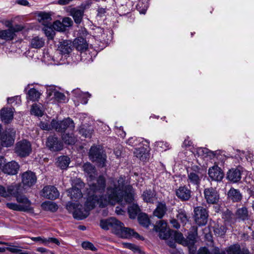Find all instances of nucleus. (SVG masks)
Returning a JSON list of instances; mask_svg holds the SVG:
<instances>
[{"instance_id": "21", "label": "nucleus", "mask_w": 254, "mask_h": 254, "mask_svg": "<svg viewBox=\"0 0 254 254\" xmlns=\"http://www.w3.org/2000/svg\"><path fill=\"white\" fill-rule=\"evenodd\" d=\"M242 171L238 168H232L227 173V179L233 182L237 183L241 179Z\"/></svg>"}, {"instance_id": "3", "label": "nucleus", "mask_w": 254, "mask_h": 254, "mask_svg": "<svg viewBox=\"0 0 254 254\" xmlns=\"http://www.w3.org/2000/svg\"><path fill=\"white\" fill-rule=\"evenodd\" d=\"M202 169L198 166H192L190 171L188 172L187 182L189 185L190 184L195 186L196 189H198L200 186V182L203 178V174L201 172Z\"/></svg>"}, {"instance_id": "15", "label": "nucleus", "mask_w": 254, "mask_h": 254, "mask_svg": "<svg viewBox=\"0 0 254 254\" xmlns=\"http://www.w3.org/2000/svg\"><path fill=\"white\" fill-rule=\"evenodd\" d=\"M73 45L72 42L70 40H64L60 43L58 46V50L62 55L66 57L71 53L73 48Z\"/></svg>"}, {"instance_id": "59", "label": "nucleus", "mask_w": 254, "mask_h": 254, "mask_svg": "<svg viewBox=\"0 0 254 254\" xmlns=\"http://www.w3.org/2000/svg\"><path fill=\"white\" fill-rule=\"evenodd\" d=\"M62 22L64 28L66 29V27L71 26L73 24V21L69 17H65L63 19Z\"/></svg>"}, {"instance_id": "4", "label": "nucleus", "mask_w": 254, "mask_h": 254, "mask_svg": "<svg viewBox=\"0 0 254 254\" xmlns=\"http://www.w3.org/2000/svg\"><path fill=\"white\" fill-rule=\"evenodd\" d=\"M16 199L19 204L8 202L6 204V207L11 210L18 211L26 212L31 209V202L25 195H17Z\"/></svg>"}, {"instance_id": "32", "label": "nucleus", "mask_w": 254, "mask_h": 254, "mask_svg": "<svg viewBox=\"0 0 254 254\" xmlns=\"http://www.w3.org/2000/svg\"><path fill=\"white\" fill-rule=\"evenodd\" d=\"M177 218L183 225H186L189 220V217L187 212L182 208L179 209L177 210Z\"/></svg>"}, {"instance_id": "45", "label": "nucleus", "mask_w": 254, "mask_h": 254, "mask_svg": "<svg viewBox=\"0 0 254 254\" xmlns=\"http://www.w3.org/2000/svg\"><path fill=\"white\" fill-rule=\"evenodd\" d=\"M62 138L64 143H76L77 141L72 133L63 134Z\"/></svg>"}, {"instance_id": "16", "label": "nucleus", "mask_w": 254, "mask_h": 254, "mask_svg": "<svg viewBox=\"0 0 254 254\" xmlns=\"http://www.w3.org/2000/svg\"><path fill=\"white\" fill-rule=\"evenodd\" d=\"M191 191L186 186H180L176 190V196L182 201H187L191 197Z\"/></svg>"}, {"instance_id": "31", "label": "nucleus", "mask_w": 254, "mask_h": 254, "mask_svg": "<svg viewBox=\"0 0 254 254\" xmlns=\"http://www.w3.org/2000/svg\"><path fill=\"white\" fill-rule=\"evenodd\" d=\"M15 35L9 27L7 29L0 31V38L6 41L13 40Z\"/></svg>"}, {"instance_id": "37", "label": "nucleus", "mask_w": 254, "mask_h": 254, "mask_svg": "<svg viewBox=\"0 0 254 254\" xmlns=\"http://www.w3.org/2000/svg\"><path fill=\"white\" fill-rule=\"evenodd\" d=\"M41 93L35 88H31L27 92V98L32 101H38L40 98Z\"/></svg>"}, {"instance_id": "63", "label": "nucleus", "mask_w": 254, "mask_h": 254, "mask_svg": "<svg viewBox=\"0 0 254 254\" xmlns=\"http://www.w3.org/2000/svg\"><path fill=\"white\" fill-rule=\"evenodd\" d=\"M170 222L171 224L172 225V226L173 227H174V228H176V229H177L180 228V225L179 223V222H178V220H176V219H175L174 218H172L170 220Z\"/></svg>"}, {"instance_id": "51", "label": "nucleus", "mask_w": 254, "mask_h": 254, "mask_svg": "<svg viewBox=\"0 0 254 254\" xmlns=\"http://www.w3.org/2000/svg\"><path fill=\"white\" fill-rule=\"evenodd\" d=\"M53 28L57 31H65V28L64 26L63 25V23L62 22H61L59 20L55 21L53 24H52Z\"/></svg>"}, {"instance_id": "52", "label": "nucleus", "mask_w": 254, "mask_h": 254, "mask_svg": "<svg viewBox=\"0 0 254 254\" xmlns=\"http://www.w3.org/2000/svg\"><path fill=\"white\" fill-rule=\"evenodd\" d=\"M240 246L237 244L231 246L227 250L228 254H238L240 251Z\"/></svg>"}, {"instance_id": "34", "label": "nucleus", "mask_w": 254, "mask_h": 254, "mask_svg": "<svg viewBox=\"0 0 254 254\" xmlns=\"http://www.w3.org/2000/svg\"><path fill=\"white\" fill-rule=\"evenodd\" d=\"M155 196V191L150 190H145L142 195L144 201L152 203H153Z\"/></svg>"}, {"instance_id": "42", "label": "nucleus", "mask_w": 254, "mask_h": 254, "mask_svg": "<svg viewBox=\"0 0 254 254\" xmlns=\"http://www.w3.org/2000/svg\"><path fill=\"white\" fill-rule=\"evenodd\" d=\"M198 254H226V252L224 251H220L218 248H215L210 253L206 248L203 247L199 250Z\"/></svg>"}, {"instance_id": "56", "label": "nucleus", "mask_w": 254, "mask_h": 254, "mask_svg": "<svg viewBox=\"0 0 254 254\" xmlns=\"http://www.w3.org/2000/svg\"><path fill=\"white\" fill-rule=\"evenodd\" d=\"M82 247L85 250H90L92 251H96L97 249L94 246L92 243L89 242H84L81 244Z\"/></svg>"}, {"instance_id": "58", "label": "nucleus", "mask_w": 254, "mask_h": 254, "mask_svg": "<svg viewBox=\"0 0 254 254\" xmlns=\"http://www.w3.org/2000/svg\"><path fill=\"white\" fill-rule=\"evenodd\" d=\"M40 127L42 129L44 130H50L54 129L52 126V121L51 122L50 124L46 122H41Z\"/></svg>"}, {"instance_id": "24", "label": "nucleus", "mask_w": 254, "mask_h": 254, "mask_svg": "<svg viewBox=\"0 0 254 254\" xmlns=\"http://www.w3.org/2000/svg\"><path fill=\"white\" fill-rule=\"evenodd\" d=\"M82 167L84 171L87 174L91 180L94 179L97 176L95 167L90 163H85Z\"/></svg>"}, {"instance_id": "14", "label": "nucleus", "mask_w": 254, "mask_h": 254, "mask_svg": "<svg viewBox=\"0 0 254 254\" xmlns=\"http://www.w3.org/2000/svg\"><path fill=\"white\" fill-rule=\"evenodd\" d=\"M32 147L30 144H16L15 152L21 157H25L31 153Z\"/></svg>"}, {"instance_id": "54", "label": "nucleus", "mask_w": 254, "mask_h": 254, "mask_svg": "<svg viewBox=\"0 0 254 254\" xmlns=\"http://www.w3.org/2000/svg\"><path fill=\"white\" fill-rule=\"evenodd\" d=\"M159 233V237L160 239L163 240H167L171 236L170 232L167 229L165 230H161Z\"/></svg>"}, {"instance_id": "36", "label": "nucleus", "mask_w": 254, "mask_h": 254, "mask_svg": "<svg viewBox=\"0 0 254 254\" xmlns=\"http://www.w3.org/2000/svg\"><path fill=\"white\" fill-rule=\"evenodd\" d=\"M138 223L142 226L147 228L150 224V220L147 214L145 213H140L137 217Z\"/></svg>"}, {"instance_id": "25", "label": "nucleus", "mask_w": 254, "mask_h": 254, "mask_svg": "<svg viewBox=\"0 0 254 254\" xmlns=\"http://www.w3.org/2000/svg\"><path fill=\"white\" fill-rule=\"evenodd\" d=\"M148 150L144 147H141L135 149L134 154L137 158H138L142 161H145L148 158Z\"/></svg>"}, {"instance_id": "50", "label": "nucleus", "mask_w": 254, "mask_h": 254, "mask_svg": "<svg viewBox=\"0 0 254 254\" xmlns=\"http://www.w3.org/2000/svg\"><path fill=\"white\" fill-rule=\"evenodd\" d=\"M47 146L52 152L59 151L63 149V144H47Z\"/></svg>"}, {"instance_id": "6", "label": "nucleus", "mask_w": 254, "mask_h": 254, "mask_svg": "<svg viewBox=\"0 0 254 254\" xmlns=\"http://www.w3.org/2000/svg\"><path fill=\"white\" fill-rule=\"evenodd\" d=\"M91 3V0H88L82 3L79 7L70 9V15L72 16L76 24H79L82 22L85 9L88 8Z\"/></svg>"}, {"instance_id": "8", "label": "nucleus", "mask_w": 254, "mask_h": 254, "mask_svg": "<svg viewBox=\"0 0 254 254\" xmlns=\"http://www.w3.org/2000/svg\"><path fill=\"white\" fill-rule=\"evenodd\" d=\"M16 137V130L14 128L3 129L0 124V143H14Z\"/></svg>"}, {"instance_id": "49", "label": "nucleus", "mask_w": 254, "mask_h": 254, "mask_svg": "<svg viewBox=\"0 0 254 254\" xmlns=\"http://www.w3.org/2000/svg\"><path fill=\"white\" fill-rule=\"evenodd\" d=\"M54 96L56 100L59 102H65L66 100V96L65 95L59 91H54Z\"/></svg>"}, {"instance_id": "47", "label": "nucleus", "mask_w": 254, "mask_h": 254, "mask_svg": "<svg viewBox=\"0 0 254 254\" xmlns=\"http://www.w3.org/2000/svg\"><path fill=\"white\" fill-rule=\"evenodd\" d=\"M6 189L8 197L13 195L16 198V196L20 195L18 194V187L17 186H10Z\"/></svg>"}, {"instance_id": "40", "label": "nucleus", "mask_w": 254, "mask_h": 254, "mask_svg": "<svg viewBox=\"0 0 254 254\" xmlns=\"http://www.w3.org/2000/svg\"><path fill=\"white\" fill-rule=\"evenodd\" d=\"M140 211L138 205L136 204H133L128 207V213L131 219H135Z\"/></svg>"}, {"instance_id": "44", "label": "nucleus", "mask_w": 254, "mask_h": 254, "mask_svg": "<svg viewBox=\"0 0 254 254\" xmlns=\"http://www.w3.org/2000/svg\"><path fill=\"white\" fill-rule=\"evenodd\" d=\"M174 238L175 241L179 244L185 246L187 244L186 239L184 237L182 233L178 231L174 232Z\"/></svg>"}, {"instance_id": "48", "label": "nucleus", "mask_w": 254, "mask_h": 254, "mask_svg": "<svg viewBox=\"0 0 254 254\" xmlns=\"http://www.w3.org/2000/svg\"><path fill=\"white\" fill-rule=\"evenodd\" d=\"M166 229L167 223L163 220H159L154 227V230L157 232Z\"/></svg>"}, {"instance_id": "30", "label": "nucleus", "mask_w": 254, "mask_h": 254, "mask_svg": "<svg viewBox=\"0 0 254 254\" xmlns=\"http://www.w3.org/2000/svg\"><path fill=\"white\" fill-rule=\"evenodd\" d=\"M236 218L245 221L249 218V211L246 207H242L237 210L236 212Z\"/></svg>"}, {"instance_id": "5", "label": "nucleus", "mask_w": 254, "mask_h": 254, "mask_svg": "<svg viewBox=\"0 0 254 254\" xmlns=\"http://www.w3.org/2000/svg\"><path fill=\"white\" fill-rule=\"evenodd\" d=\"M52 126L54 129L62 133L64 132L67 128L72 130L75 127L73 121L69 117L62 121L54 119L52 120Z\"/></svg>"}, {"instance_id": "55", "label": "nucleus", "mask_w": 254, "mask_h": 254, "mask_svg": "<svg viewBox=\"0 0 254 254\" xmlns=\"http://www.w3.org/2000/svg\"><path fill=\"white\" fill-rule=\"evenodd\" d=\"M203 152H205L207 154V155L212 157H217L218 158L219 155H220V154L222 153V152L220 150H216V151H211V150H208L207 149L204 148L203 150Z\"/></svg>"}, {"instance_id": "41", "label": "nucleus", "mask_w": 254, "mask_h": 254, "mask_svg": "<svg viewBox=\"0 0 254 254\" xmlns=\"http://www.w3.org/2000/svg\"><path fill=\"white\" fill-rule=\"evenodd\" d=\"M30 111L31 114L34 115L36 116L42 117L44 115L42 105H38L37 104H33L31 106Z\"/></svg>"}, {"instance_id": "12", "label": "nucleus", "mask_w": 254, "mask_h": 254, "mask_svg": "<svg viewBox=\"0 0 254 254\" xmlns=\"http://www.w3.org/2000/svg\"><path fill=\"white\" fill-rule=\"evenodd\" d=\"M41 195L46 198L52 200L57 198L60 195V193L55 187L47 186L43 189Z\"/></svg>"}, {"instance_id": "28", "label": "nucleus", "mask_w": 254, "mask_h": 254, "mask_svg": "<svg viewBox=\"0 0 254 254\" xmlns=\"http://www.w3.org/2000/svg\"><path fill=\"white\" fill-rule=\"evenodd\" d=\"M228 196L229 199L233 202H238L241 200L242 196L238 190L231 188L228 192Z\"/></svg>"}, {"instance_id": "33", "label": "nucleus", "mask_w": 254, "mask_h": 254, "mask_svg": "<svg viewBox=\"0 0 254 254\" xmlns=\"http://www.w3.org/2000/svg\"><path fill=\"white\" fill-rule=\"evenodd\" d=\"M45 44V40L39 36L33 38L30 41L31 47L32 48L40 49L43 47Z\"/></svg>"}, {"instance_id": "62", "label": "nucleus", "mask_w": 254, "mask_h": 254, "mask_svg": "<svg viewBox=\"0 0 254 254\" xmlns=\"http://www.w3.org/2000/svg\"><path fill=\"white\" fill-rule=\"evenodd\" d=\"M46 143H59L58 138L55 135H50L47 138Z\"/></svg>"}, {"instance_id": "35", "label": "nucleus", "mask_w": 254, "mask_h": 254, "mask_svg": "<svg viewBox=\"0 0 254 254\" xmlns=\"http://www.w3.org/2000/svg\"><path fill=\"white\" fill-rule=\"evenodd\" d=\"M94 130L90 128L87 127L85 126H81L79 128V133L84 138H90L92 135Z\"/></svg>"}, {"instance_id": "17", "label": "nucleus", "mask_w": 254, "mask_h": 254, "mask_svg": "<svg viewBox=\"0 0 254 254\" xmlns=\"http://www.w3.org/2000/svg\"><path fill=\"white\" fill-rule=\"evenodd\" d=\"M121 178H122L124 181V184H123V186L122 190V194L123 195V198L122 199V200L117 201L116 202H115L114 203H112L110 202V204H115L116 202H121V203L123 201L124 197L125 198V201L127 203H130L132 202L133 200L134 195H133V193L131 191H129L128 192H126L125 193V196H124V186L125 185V178L124 177L121 176L118 180L112 179L111 181L110 185L108 187H110V186H112L114 187V186L113 185V182H118ZM108 204H109V203Z\"/></svg>"}, {"instance_id": "46", "label": "nucleus", "mask_w": 254, "mask_h": 254, "mask_svg": "<svg viewBox=\"0 0 254 254\" xmlns=\"http://www.w3.org/2000/svg\"><path fill=\"white\" fill-rule=\"evenodd\" d=\"M213 231L215 235L217 236H222L225 235L226 228L223 225H215L213 227Z\"/></svg>"}, {"instance_id": "19", "label": "nucleus", "mask_w": 254, "mask_h": 254, "mask_svg": "<svg viewBox=\"0 0 254 254\" xmlns=\"http://www.w3.org/2000/svg\"><path fill=\"white\" fill-rule=\"evenodd\" d=\"M118 224H120V221L115 218H110L106 220H101L100 225L101 227L104 230H108L110 228H112L114 232Z\"/></svg>"}, {"instance_id": "13", "label": "nucleus", "mask_w": 254, "mask_h": 254, "mask_svg": "<svg viewBox=\"0 0 254 254\" xmlns=\"http://www.w3.org/2000/svg\"><path fill=\"white\" fill-rule=\"evenodd\" d=\"M37 177L31 171H26L22 175V183L25 188L33 186L36 182Z\"/></svg>"}, {"instance_id": "43", "label": "nucleus", "mask_w": 254, "mask_h": 254, "mask_svg": "<svg viewBox=\"0 0 254 254\" xmlns=\"http://www.w3.org/2000/svg\"><path fill=\"white\" fill-rule=\"evenodd\" d=\"M54 29L53 28L51 23H50L49 25L47 24L44 25V27L42 29L46 36L49 39H52L54 38L55 34Z\"/></svg>"}, {"instance_id": "26", "label": "nucleus", "mask_w": 254, "mask_h": 254, "mask_svg": "<svg viewBox=\"0 0 254 254\" xmlns=\"http://www.w3.org/2000/svg\"><path fill=\"white\" fill-rule=\"evenodd\" d=\"M38 20L43 25H49L52 20L51 15L46 12H40L37 15Z\"/></svg>"}, {"instance_id": "27", "label": "nucleus", "mask_w": 254, "mask_h": 254, "mask_svg": "<svg viewBox=\"0 0 254 254\" xmlns=\"http://www.w3.org/2000/svg\"><path fill=\"white\" fill-rule=\"evenodd\" d=\"M197 236V228H193L192 231L188 233V235L186 239L187 244L185 246H189L193 245L196 242V239Z\"/></svg>"}, {"instance_id": "60", "label": "nucleus", "mask_w": 254, "mask_h": 254, "mask_svg": "<svg viewBox=\"0 0 254 254\" xmlns=\"http://www.w3.org/2000/svg\"><path fill=\"white\" fill-rule=\"evenodd\" d=\"M95 33L97 34L96 36L99 38L101 37L102 39L104 38V37L103 36V34H104V30L103 28L100 27L96 28L95 29Z\"/></svg>"}, {"instance_id": "64", "label": "nucleus", "mask_w": 254, "mask_h": 254, "mask_svg": "<svg viewBox=\"0 0 254 254\" xmlns=\"http://www.w3.org/2000/svg\"><path fill=\"white\" fill-rule=\"evenodd\" d=\"M0 195L3 197H8L7 189L2 186H0Z\"/></svg>"}, {"instance_id": "29", "label": "nucleus", "mask_w": 254, "mask_h": 254, "mask_svg": "<svg viewBox=\"0 0 254 254\" xmlns=\"http://www.w3.org/2000/svg\"><path fill=\"white\" fill-rule=\"evenodd\" d=\"M67 191L68 195L70 196L71 199L73 200L78 199L82 196L80 189L76 187H73L72 188L68 189Z\"/></svg>"}, {"instance_id": "9", "label": "nucleus", "mask_w": 254, "mask_h": 254, "mask_svg": "<svg viewBox=\"0 0 254 254\" xmlns=\"http://www.w3.org/2000/svg\"><path fill=\"white\" fill-rule=\"evenodd\" d=\"M114 233L123 238H129L132 237L136 238L139 236L133 229L124 227V224L121 222L120 224H118Z\"/></svg>"}, {"instance_id": "7", "label": "nucleus", "mask_w": 254, "mask_h": 254, "mask_svg": "<svg viewBox=\"0 0 254 254\" xmlns=\"http://www.w3.org/2000/svg\"><path fill=\"white\" fill-rule=\"evenodd\" d=\"M193 212L195 223L199 226L205 225L208 217L207 210L203 207L197 206L194 208Z\"/></svg>"}, {"instance_id": "1", "label": "nucleus", "mask_w": 254, "mask_h": 254, "mask_svg": "<svg viewBox=\"0 0 254 254\" xmlns=\"http://www.w3.org/2000/svg\"><path fill=\"white\" fill-rule=\"evenodd\" d=\"M124 181V179L121 178L118 182H114V187L112 186L108 187L106 193L104 195L103 193L106 187V180L104 176H99L97 182L89 185V188L87 190V197L85 208H83L82 205L79 204V206L73 212V217L78 220L84 219L89 215L90 211L95 207L96 204L103 208L110 202L114 203L122 200Z\"/></svg>"}, {"instance_id": "61", "label": "nucleus", "mask_w": 254, "mask_h": 254, "mask_svg": "<svg viewBox=\"0 0 254 254\" xmlns=\"http://www.w3.org/2000/svg\"><path fill=\"white\" fill-rule=\"evenodd\" d=\"M9 28L11 29L13 33L15 34V32H18L22 31L24 27L21 25L16 24L14 26L9 27Z\"/></svg>"}, {"instance_id": "57", "label": "nucleus", "mask_w": 254, "mask_h": 254, "mask_svg": "<svg viewBox=\"0 0 254 254\" xmlns=\"http://www.w3.org/2000/svg\"><path fill=\"white\" fill-rule=\"evenodd\" d=\"M124 245L125 248L131 250L135 252H138L139 253H140L139 248L134 244L131 243H124Z\"/></svg>"}, {"instance_id": "39", "label": "nucleus", "mask_w": 254, "mask_h": 254, "mask_svg": "<svg viewBox=\"0 0 254 254\" xmlns=\"http://www.w3.org/2000/svg\"><path fill=\"white\" fill-rule=\"evenodd\" d=\"M70 162V159L67 156H63L58 158L57 165L62 169H66Z\"/></svg>"}, {"instance_id": "22", "label": "nucleus", "mask_w": 254, "mask_h": 254, "mask_svg": "<svg viewBox=\"0 0 254 254\" xmlns=\"http://www.w3.org/2000/svg\"><path fill=\"white\" fill-rule=\"evenodd\" d=\"M72 43L74 44L73 47L80 52H85L88 49V44L86 39L82 37H78L75 38Z\"/></svg>"}, {"instance_id": "11", "label": "nucleus", "mask_w": 254, "mask_h": 254, "mask_svg": "<svg viewBox=\"0 0 254 254\" xmlns=\"http://www.w3.org/2000/svg\"><path fill=\"white\" fill-rule=\"evenodd\" d=\"M204 198L208 204H216L219 199V194L216 190L212 187L204 190Z\"/></svg>"}, {"instance_id": "2", "label": "nucleus", "mask_w": 254, "mask_h": 254, "mask_svg": "<svg viewBox=\"0 0 254 254\" xmlns=\"http://www.w3.org/2000/svg\"><path fill=\"white\" fill-rule=\"evenodd\" d=\"M89 157L93 161H95L100 167L105 166L106 155L104 153L103 147L100 145L92 146L89 151Z\"/></svg>"}, {"instance_id": "10", "label": "nucleus", "mask_w": 254, "mask_h": 254, "mask_svg": "<svg viewBox=\"0 0 254 254\" xmlns=\"http://www.w3.org/2000/svg\"><path fill=\"white\" fill-rule=\"evenodd\" d=\"M208 175L211 181L220 182L224 177V173L222 169L215 163L214 165L208 170Z\"/></svg>"}, {"instance_id": "53", "label": "nucleus", "mask_w": 254, "mask_h": 254, "mask_svg": "<svg viewBox=\"0 0 254 254\" xmlns=\"http://www.w3.org/2000/svg\"><path fill=\"white\" fill-rule=\"evenodd\" d=\"M79 203L68 202L66 205V208L69 212L72 213L73 215V212L76 210L77 207L79 206Z\"/></svg>"}, {"instance_id": "20", "label": "nucleus", "mask_w": 254, "mask_h": 254, "mask_svg": "<svg viewBox=\"0 0 254 254\" xmlns=\"http://www.w3.org/2000/svg\"><path fill=\"white\" fill-rule=\"evenodd\" d=\"M19 166L15 161H11L5 164L3 167V172L10 175H14L18 173Z\"/></svg>"}, {"instance_id": "18", "label": "nucleus", "mask_w": 254, "mask_h": 254, "mask_svg": "<svg viewBox=\"0 0 254 254\" xmlns=\"http://www.w3.org/2000/svg\"><path fill=\"white\" fill-rule=\"evenodd\" d=\"M14 109L11 108H2L0 110V119L4 124H9L13 118Z\"/></svg>"}, {"instance_id": "23", "label": "nucleus", "mask_w": 254, "mask_h": 254, "mask_svg": "<svg viewBox=\"0 0 254 254\" xmlns=\"http://www.w3.org/2000/svg\"><path fill=\"white\" fill-rule=\"evenodd\" d=\"M167 210V206L164 202H158L156 209L153 211V215L161 219L165 215Z\"/></svg>"}, {"instance_id": "38", "label": "nucleus", "mask_w": 254, "mask_h": 254, "mask_svg": "<svg viewBox=\"0 0 254 254\" xmlns=\"http://www.w3.org/2000/svg\"><path fill=\"white\" fill-rule=\"evenodd\" d=\"M41 206L45 210H48L52 212H55L58 209L57 204L56 203L50 201L44 202L42 203Z\"/></svg>"}]
</instances>
